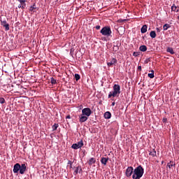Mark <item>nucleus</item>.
I'll return each instance as SVG.
<instances>
[{
	"mask_svg": "<svg viewBox=\"0 0 179 179\" xmlns=\"http://www.w3.org/2000/svg\"><path fill=\"white\" fill-rule=\"evenodd\" d=\"M144 173H145V169H143V167H142L141 165H139L134 169L132 178L141 179L142 178Z\"/></svg>",
	"mask_w": 179,
	"mask_h": 179,
	"instance_id": "obj_1",
	"label": "nucleus"
},
{
	"mask_svg": "<svg viewBox=\"0 0 179 179\" xmlns=\"http://www.w3.org/2000/svg\"><path fill=\"white\" fill-rule=\"evenodd\" d=\"M121 93V87L118 84H115L113 85V92H110L108 94V99L111 97H118Z\"/></svg>",
	"mask_w": 179,
	"mask_h": 179,
	"instance_id": "obj_2",
	"label": "nucleus"
},
{
	"mask_svg": "<svg viewBox=\"0 0 179 179\" xmlns=\"http://www.w3.org/2000/svg\"><path fill=\"white\" fill-rule=\"evenodd\" d=\"M101 34L102 36H105L106 37H113L111 34H113V31H111V27L110 26L103 27L101 31Z\"/></svg>",
	"mask_w": 179,
	"mask_h": 179,
	"instance_id": "obj_3",
	"label": "nucleus"
},
{
	"mask_svg": "<svg viewBox=\"0 0 179 179\" xmlns=\"http://www.w3.org/2000/svg\"><path fill=\"white\" fill-rule=\"evenodd\" d=\"M82 114L89 117L92 115V110L90 108H85L82 110Z\"/></svg>",
	"mask_w": 179,
	"mask_h": 179,
	"instance_id": "obj_4",
	"label": "nucleus"
},
{
	"mask_svg": "<svg viewBox=\"0 0 179 179\" xmlns=\"http://www.w3.org/2000/svg\"><path fill=\"white\" fill-rule=\"evenodd\" d=\"M132 173H134V167L129 166L126 169V176H127V177H131V176H132Z\"/></svg>",
	"mask_w": 179,
	"mask_h": 179,
	"instance_id": "obj_5",
	"label": "nucleus"
},
{
	"mask_svg": "<svg viewBox=\"0 0 179 179\" xmlns=\"http://www.w3.org/2000/svg\"><path fill=\"white\" fill-rule=\"evenodd\" d=\"M20 164L17 163L14 165L13 166V173H15V174H17V173H19L20 170Z\"/></svg>",
	"mask_w": 179,
	"mask_h": 179,
	"instance_id": "obj_6",
	"label": "nucleus"
},
{
	"mask_svg": "<svg viewBox=\"0 0 179 179\" xmlns=\"http://www.w3.org/2000/svg\"><path fill=\"white\" fill-rule=\"evenodd\" d=\"M1 26H3V27H5L6 31H8L9 30V24L6 22V20H1Z\"/></svg>",
	"mask_w": 179,
	"mask_h": 179,
	"instance_id": "obj_7",
	"label": "nucleus"
},
{
	"mask_svg": "<svg viewBox=\"0 0 179 179\" xmlns=\"http://www.w3.org/2000/svg\"><path fill=\"white\" fill-rule=\"evenodd\" d=\"M26 170H27V166H26L25 164H22L20 166V174H24V173L26 172Z\"/></svg>",
	"mask_w": 179,
	"mask_h": 179,
	"instance_id": "obj_8",
	"label": "nucleus"
},
{
	"mask_svg": "<svg viewBox=\"0 0 179 179\" xmlns=\"http://www.w3.org/2000/svg\"><path fill=\"white\" fill-rule=\"evenodd\" d=\"M79 118H80L79 122L82 123V122H86V121H87L89 117L87 116H85V115L81 114L79 115Z\"/></svg>",
	"mask_w": 179,
	"mask_h": 179,
	"instance_id": "obj_9",
	"label": "nucleus"
},
{
	"mask_svg": "<svg viewBox=\"0 0 179 179\" xmlns=\"http://www.w3.org/2000/svg\"><path fill=\"white\" fill-rule=\"evenodd\" d=\"M78 173H82V167L79 166L74 168L73 175L78 176Z\"/></svg>",
	"mask_w": 179,
	"mask_h": 179,
	"instance_id": "obj_10",
	"label": "nucleus"
},
{
	"mask_svg": "<svg viewBox=\"0 0 179 179\" xmlns=\"http://www.w3.org/2000/svg\"><path fill=\"white\" fill-rule=\"evenodd\" d=\"M117 64V59L113 58L110 62H107L108 66H113V65H115Z\"/></svg>",
	"mask_w": 179,
	"mask_h": 179,
	"instance_id": "obj_11",
	"label": "nucleus"
},
{
	"mask_svg": "<svg viewBox=\"0 0 179 179\" xmlns=\"http://www.w3.org/2000/svg\"><path fill=\"white\" fill-rule=\"evenodd\" d=\"M29 10L30 12H32V13H34V12H37V10H38V8H37V6H36V3H34L33 6H30Z\"/></svg>",
	"mask_w": 179,
	"mask_h": 179,
	"instance_id": "obj_12",
	"label": "nucleus"
},
{
	"mask_svg": "<svg viewBox=\"0 0 179 179\" xmlns=\"http://www.w3.org/2000/svg\"><path fill=\"white\" fill-rule=\"evenodd\" d=\"M108 162V157H102L101 159V164H103V166H107Z\"/></svg>",
	"mask_w": 179,
	"mask_h": 179,
	"instance_id": "obj_13",
	"label": "nucleus"
},
{
	"mask_svg": "<svg viewBox=\"0 0 179 179\" xmlns=\"http://www.w3.org/2000/svg\"><path fill=\"white\" fill-rule=\"evenodd\" d=\"M104 118H106V120H110V118H111V113L107 111L104 113L103 115Z\"/></svg>",
	"mask_w": 179,
	"mask_h": 179,
	"instance_id": "obj_14",
	"label": "nucleus"
},
{
	"mask_svg": "<svg viewBox=\"0 0 179 179\" xmlns=\"http://www.w3.org/2000/svg\"><path fill=\"white\" fill-rule=\"evenodd\" d=\"M141 33H143V34L146 33V31H148V25L144 24V25L141 27Z\"/></svg>",
	"mask_w": 179,
	"mask_h": 179,
	"instance_id": "obj_15",
	"label": "nucleus"
},
{
	"mask_svg": "<svg viewBox=\"0 0 179 179\" xmlns=\"http://www.w3.org/2000/svg\"><path fill=\"white\" fill-rule=\"evenodd\" d=\"M22 5V9H24L26 8V0H17Z\"/></svg>",
	"mask_w": 179,
	"mask_h": 179,
	"instance_id": "obj_16",
	"label": "nucleus"
},
{
	"mask_svg": "<svg viewBox=\"0 0 179 179\" xmlns=\"http://www.w3.org/2000/svg\"><path fill=\"white\" fill-rule=\"evenodd\" d=\"M140 51H142V52H145V51H148V47L146 45H141L139 48Z\"/></svg>",
	"mask_w": 179,
	"mask_h": 179,
	"instance_id": "obj_17",
	"label": "nucleus"
},
{
	"mask_svg": "<svg viewBox=\"0 0 179 179\" xmlns=\"http://www.w3.org/2000/svg\"><path fill=\"white\" fill-rule=\"evenodd\" d=\"M96 163V158H90V160L88 161V164L90 166H92V164H94Z\"/></svg>",
	"mask_w": 179,
	"mask_h": 179,
	"instance_id": "obj_18",
	"label": "nucleus"
},
{
	"mask_svg": "<svg viewBox=\"0 0 179 179\" xmlns=\"http://www.w3.org/2000/svg\"><path fill=\"white\" fill-rule=\"evenodd\" d=\"M171 27V26H170V24H165L163 26V30L166 31V30H169V29H170Z\"/></svg>",
	"mask_w": 179,
	"mask_h": 179,
	"instance_id": "obj_19",
	"label": "nucleus"
},
{
	"mask_svg": "<svg viewBox=\"0 0 179 179\" xmlns=\"http://www.w3.org/2000/svg\"><path fill=\"white\" fill-rule=\"evenodd\" d=\"M150 36L152 38H156V31H151L150 33Z\"/></svg>",
	"mask_w": 179,
	"mask_h": 179,
	"instance_id": "obj_20",
	"label": "nucleus"
},
{
	"mask_svg": "<svg viewBox=\"0 0 179 179\" xmlns=\"http://www.w3.org/2000/svg\"><path fill=\"white\" fill-rule=\"evenodd\" d=\"M166 52H169L170 54H171L172 55H174V50L173 49V48H168L166 49Z\"/></svg>",
	"mask_w": 179,
	"mask_h": 179,
	"instance_id": "obj_21",
	"label": "nucleus"
},
{
	"mask_svg": "<svg viewBox=\"0 0 179 179\" xmlns=\"http://www.w3.org/2000/svg\"><path fill=\"white\" fill-rule=\"evenodd\" d=\"M72 149H74L75 150H78L79 148V146L78 145L77 143H73L71 146Z\"/></svg>",
	"mask_w": 179,
	"mask_h": 179,
	"instance_id": "obj_22",
	"label": "nucleus"
},
{
	"mask_svg": "<svg viewBox=\"0 0 179 179\" xmlns=\"http://www.w3.org/2000/svg\"><path fill=\"white\" fill-rule=\"evenodd\" d=\"M58 127H59V125L57 123H55L54 125L52 127V131H57Z\"/></svg>",
	"mask_w": 179,
	"mask_h": 179,
	"instance_id": "obj_23",
	"label": "nucleus"
},
{
	"mask_svg": "<svg viewBox=\"0 0 179 179\" xmlns=\"http://www.w3.org/2000/svg\"><path fill=\"white\" fill-rule=\"evenodd\" d=\"M173 166H176V164H173V162L172 161H170V162L168 163V164H167V167H169V169H171V167H173Z\"/></svg>",
	"mask_w": 179,
	"mask_h": 179,
	"instance_id": "obj_24",
	"label": "nucleus"
},
{
	"mask_svg": "<svg viewBox=\"0 0 179 179\" xmlns=\"http://www.w3.org/2000/svg\"><path fill=\"white\" fill-rule=\"evenodd\" d=\"M171 10H173V12H178L176 4H173V6H171Z\"/></svg>",
	"mask_w": 179,
	"mask_h": 179,
	"instance_id": "obj_25",
	"label": "nucleus"
},
{
	"mask_svg": "<svg viewBox=\"0 0 179 179\" xmlns=\"http://www.w3.org/2000/svg\"><path fill=\"white\" fill-rule=\"evenodd\" d=\"M77 145H78V148L80 149V148H83V140H81L80 141H79V142H78L77 143Z\"/></svg>",
	"mask_w": 179,
	"mask_h": 179,
	"instance_id": "obj_26",
	"label": "nucleus"
},
{
	"mask_svg": "<svg viewBox=\"0 0 179 179\" xmlns=\"http://www.w3.org/2000/svg\"><path fill=\"white\" fill-rule=\"evenodd\" d=\"M50 83H52V85H56L57 83V80H55L54 78H50Z\"/></svg>",
	"mask_w": 179,
	"mask_h": 179,
	"instance_id": "obj_27",
	"label": "nucleus"
},
{
	"mask_svg": "<svg viewBox=\"0 0 179 179\" xmlns=\"http://www.w3.org/2000/svg\"><path fill=\"white\" fill-rule=\"evenodd\" d=\"M150 156H152L153 157H155V156H156V150H152V151H151V152H150Z\"/></svg>",
	"mask_w": 179,
	"mask_h": 179,
	"instance_id": "obj_28",
	"label": "nucleus"
},
{
	"mask_svg": "<svg viewBox=\"0 0 179 179\" xmlns=\"http://www.w3.org/2000/svg\"><path fill=\"white\" fill-rule=\"evenodd\" d=\"M75 79L78 82V80H79L80 79V75H79L78 73H76L75 74Z\"/></svg>",
	"mask_w": 179,
	"mask_h": 179,
	"instance_id": "obj_29",
	"label": "nucleus"
},
{
	"mask_svg": "<svg viewBox=\"0 0 179 179\" xmlns=\"http://www.w3.org/2000/svg\"><path fill=\"white\" fill-rule=\"evenodd\" d=\"M148 78H150V79H153V78H155V74L152 73H148Z\"/></svg>",
	"mask_w": 179,
	"mask_h": 179,
	"instance_id": "obj_30",
	"label": "nucleus"
},
{
	"mask_svg": "<svg viewBox=\"0 0 179 179\" xmlns=\"http://www.w3.org/2000/svg\"><path fill=\"white\" fill-rule=\"evenodd\" d=\"M0 104H5V99L1 97L0 98Z\"/></svg>",
	"mask_w": 179,
	"mask_h": 179,
	"instance_id": "obj_31",
	"label": "nucleus"
},
{
	"mask_svg": "<svg viewBox=\"0 0 179 179\" xmlns=\"http://www.w3.org/2000/svg\"><path fill=\"white\" fill-rule=\"evenodd\" d=\"M133 56H134V57H138V56H139V52H134Z\"/></svg>",
	"mask_w": 179,
	"mask_h": 179,
	"instance_id": "obj_32",
	"label": "nucleus"
},
{
	"mask_svg": "<svg viewBox=\"0 0 179 179\" xmlns=\"http://www.w3.org/2000/svg\"><path fill=\"white\" fill-rule=\"evenodd\" d=\"M164 124H166L167 122V118L166 117H164L163 120H162Z\"/></svg>",
	"mask_w": 179,
	"mask_h": 179,
	"instance_id": "obj_33",
	"label": "nucleus"
},
{
	"mask_svg": "<svg viewBox=\"0 0 179 179\" xmlns=\"http://www.w3.org/2000/svg\"><path fill=\"white\" fill-rule=\"evenodd\" d=\"M138 71H139L140 72L142 71V66H138Z\"/></svg>",
	"mask_w": 179,
	"mask_h": 179,
	"instance_id": "obj_34",
	"label": "nucleus"
},
{
	"mask_svg": "<svg viewBox=\"0 0 179 179\" xmlns=\"http://www.w3.org/2000/svg\"><path fill=\"white\" fill-rule=\"evenodd\" d=\"M100 25H96V27H95V28H96V30H100Z\"/></svg>",
	"mask_w": 179,
	"mask_h": 179,
	"instance_id": "obj_35",
	"label": "nucleus"
},
{
	"mask_svg": "<svg viewBox=\"0 0 179 179\" xmlns=\"http://www.w3.org/2000/svg\"><path fill=\"white\" fill-rule=\"evenodd\" d=\"M127 20H119L118 22H120V23H122V22H126Z\"/></svg>",
	"mask_w": 179,
	"mask_h": 179,
	"instance_id": "obj_36",
	"label": "nucleus"
},
{
	"mask_svg": "<svg viewBox=\"0 0 179 179\" xmlns=\"http://www.w3.org/2000/svg\"><path fill=\"white\" fill-rule=\"evenodd\" d=\"M66 120H71V115H69L66 117Z\"/></svg>",
	"mask_w": 179,
	"mask_h": 179,
	"instance_id": "obj_37",
	"label": "nucleus"
},
{
	"mask_svg": "<svg viewBox=\"0 0 179 179\" xmlns=\"http://www.w3.org/2000/svg\"><path fill=\"white\" fill-rule=\"evenodd\" d=\"M68 164H70L71 167H72V162L69 161V162H68Z\"/></svg>",
	"mask_w": 179,
	"mask_h": 179,
	"instance_id": "obj_38",
	"label": "nucleus"
},
{
	"mask_svg": "<svg viewBox=\"0 0 179 179\" xmlns=\"http://www.w3.org/2000/svg\"><path fill=\"white\" fill-rule=\"evenodd\" d=\"M18 8H22V3H20V5H18Z\"/></svg>",
	"mask_w": 179,
	"mask_h": 179,
	"instance_id": "obj_39",
	"label": "nucleus"
},
{
	"mask_svg": "<svg viewBox=\"0 0 179 179\" xmlns=\"http://www.w3.org/2000/svg\"><path fill=\"white\" fill-rule=\"evenodd\" d=\"M112 106H115V102H113V103H112Z\"/></svg>",
	"mask_w": 179,
	"mask_h": 179,
	"instance_id": "obj_40",
	"label": "nucleus"
},
{
	"mask_svg": "<svg viewBox=\"0 0 179 179\" xmlns=\"http://www.w3.org/2000/svg\"><path fill=\"white\" fill-rule=\"evenodd\" d=\"M156 30H157V31H160V29H159V28H156Z\"/></svg>",
	"mask_w": 179,
	"mask_h": 179,
	"instance_id": "obj_41",
	"label": "nucleus"
},
{
	"mask_svg": "<svg viewBox=\"0 0 179 179\" xmlns=\"http://www.w3.org/2000/svg\"><path fill=\"white\" fill-rule=\"evenodd\" d=\"M151 73H154L155 74V71L152 70L151 71Z\"/></svg>",
	"mask_w": 179,
	"mask_h": 179,
	"instance_id": "obj_42",
	"label": "nucleus"
},
{
	"mask_svg": "<svg viewBox=\"0 0 179 179\" xmlns=\"http://www.w3.org/2000/svg\"><path fill=\"white\" fill-rule=\"evenodd\" d=\"M115 48H117V50H118V46H115Z\"/></svg>",
	"mask_w": 179,
	"mask_h": 179,
	"instance_id": "obj_43",
	"label": "nucleus"
},
{
	"mask_svg": "<svg viewBox=\"0 0 179 179\" xmlns=\"http://www.w3.org/2000/svg\"><path fill=\"white\" fill-rule=\"evenodd\" d=\"M56 1H58V0H56Z\"/></svg>",
	"mask_w": 179,
	"mask_h": 179,
	"instance_id": "obj_44",
	"label": "nucleus"
}]
</instances>
